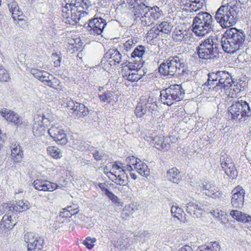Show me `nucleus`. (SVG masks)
I'll return each mask as SVG.
<instances>
[{
    "label": "nucleus",
    "mask_w": 251,
    "mask_h": 251,
    "mask_svg": "<svg viewBox=\"0 0 251 251\" xmlns=\"http://www.w3.org/2000/svg\"><path fill=\"white\" fill-rule=\"evenodd\" d=\"M145 52L144 47L140 45L138 46L133 50L131 54V57L132 58H135L137 57L141 60V57L144 54Z\"/></svg>",
    "instance_id": "obj_47"
},
{
    "label": "nucleus",
    "mask_w": 251,
    "mask_h": 251,
    "mask_svg": "<svg viewBox=\"0 0 251 251\" xmlns=\"http://www.w3.org/2000/svg\"><path fill=\"white\" fill-rule=\"evenodd\" d=\"M9 79L10 76L7 71L4 69L2 66L0 65V81L6 82Z\"/></svg>",
    "instance_id": "obj_49"
},
{
    "label": "nucleus",
    "mask_w": 251,
    "mask_h": 251,
    "mask_svg": "<svg viewBox=\"0 0 251 251\" xmlns=\"http://www.w3.org/2000/svg\"><path fill=\"white\" fill-rule=\"evenodd\" d=\"M44 111H38L35 114L33 119L32 132L37 137L44 135L46 132V128L50 124L51 118L50 110L44 109Z\"/></svg>",
    "instance_id": "obj_7"
},
{
    "label": "nucleus",
    "mask_w": 251,
    "mask_h": 251,
    "mask_svg": "<svg viewBox=\"0 0 251 251\" xmlns=\"http://www.w3.org/2000/svg\"><path fill=\"white\" fill-rule=\"evenodd\" d=\"M87 20L89 23L87 30L89 34L94 36L101 35L107 25L105 20L101 18Z\"/></svg>",
    "instance_id": "obj_10"
},
{
    "label": "nucleus",
    "mask_w": 251,
    "mask_h": 251,
    "mask_svg": "<svg viewBox=\"0 0 251 251\" xmlns=\"http://www.w3.org/2000/svg\"><path fill=\"white\" fill-rule=\"evenodd\" d=\"M138 161V163L135 164L134 170L142 176L147 177L150 174L148 166L141 160Z\"/></svg>",
    "instance_id": "obj_28"
},
{
    "label": "nucleus",
    "mask_w": 251,
    "mask_h": 251,
    "mask_svg": "<svg viewBox=\"0 0 251 251\" xmlns=\"http://www.w3.org/2000/svg\"><path fill=\"white\" fill-rule=\"evenodd\" d=\"M30 73L35 77L38 79L42 82L44 81L45 79L48 78V76H49V73L47 72L35 68L31 69L30 70Z\"/></svg>",
    "instance_id": "obj_32"
},
{
    "label": "nucleus",
    "mask_w": 251,
    "mask_h": 251,
    "mask_svg": "<svg viewBox=\"0 0 251 251\" xmlns=\"http://www.w3.org/2000/svg\"><path fill=\"white\" fill-rule=\"evenodd\" d=\"M148 6L146 5L144 3L141 2L133 7L132 13L134 17L135 20H140L142 22V19L144 15L147 12V9Z\"/></svg>",
    "instance_id": "obj_24"
},
{
    "label": "nucleus",
    "mask_w": 251,
    "mask_h": 251,
    "mask_svg": "<svg viewBox=\"0 0 251 251\" xmlns=\"http://www.w3.org/2000/svg\"><path fill=\"white\" fill-rule=\"evenodd\" d=\"M34 187L37 190L43 191H53L57 189L58 185L50 181L43 179H37L32 183Z\"/></svg>",
    "instance_id": "obj_18"
},
{
    "label": "nucleus",
    "mask_w": 251,
    "mask_h": 251,
    "mask_svg": "<svg viewBox=\"0 0 251 251\" xmlns=\"http://www.w3.org/2000/svg\"><path fill=\"white\" fill-rule=\"evenodd\" d=\"M124 170L123 167L121 168L120 166L116 164H114L112 165L111 171H114V170Z\"/></svg>",
    "instance_id": "obj_64"
},
{
    "label": "nucleus",
    "mask_w": 251,
    "mask_h": 251,
    "mask_svg": "<svg viewBox=\"0 0 251 251\" xmlns=\"http://www.w3.org/2000/svg\"><path fill=\"white\" fill-rule=\"evenodd\" d=\"M137 43V40L134 37H131L128 39L122 46H121L120 50L122 52L126 54L127 52L130 51L131 49Z\"/></svg>",
    "instance_id": "obj_31"
},
{
    "label": "nucleus",
    "mask_w": 251,
    "mask_h": 251,
    "mask_svg": "<svg viewBox=\"0 0 251 251\" xmlns=\"http://www.w3.org/2000/svg\"><path fill=\"white\" fill-rule=\"evenodd\" d=\"M161 14L162 11L158 6H148L147 12L142 19L141 23L144 26L151 25L161 16Z\"/></svg>",
    "instance_id": "obj_13"
},
{
    "label": "nucleus",
    "mask_w": 251,
    "mask_h": 251,
    "mask_svg": "<svg viewBox=\"0 0 251 251\" xmlns=\"http://www.w3.org/2000/svg\"><path fill=\"white\" fill-rule=\"evenodd\" d=\"M228 37L231 39V41L240 50L243 46L245 39V35L242 31L238 30L235 28H231L227 30L226 31Z\"/></svg>",
    "instance_id": "obj_15"
},
{
    "label": "nucleus",
    "mask_w": 251,
    "mask_h": 251,
    "mask_svg": "<svg viewBox=\"0 0 251 251\" xmlns=\"http://www.w3.org/2000/svg\"><path fill=\"white\" fill-rule=\"evenodd\" d=\"M232 196L231 203L233 207L241 208L244 202V190L239 186L235 187L232 191Z\"/></svg>",
    "instance_id": "obj_16"
},
{
    "label": "nucleus",
    "mask_w": 251,
    "mask_h": 251,
    "mask_svg": "<svg viewBox=\"0 0 251 251\" xmlns=\"http://www.w3.org/2000/svg\"><path fill=\"white\" fill-rule=\"evenodd\" d=\"M107 197L111 200V201L115 203L120 204V200L117 196L111 192L108 195Z\"/></svg>",
    "instance_id": "obj_56"
},
{
    "label": "nucleus",
    "mask_w": 251,
    "mask_h": 251,
    "mask_svg": "<svg viewBox=\"0 0 251 251\" xmlns=\"http://www.w3.org/2000/svg\"><path fill=\"white\" fill-rule=\"evenodd\" d=\"M16 21L17 24L22 28H24L27 26L25 20L23 19L19 18V17H17Z\"/></svg>",
    "instance_id": "obj_54"
},
{
    "label": "nucleus",
    "mask_w": 251,
    "mask_h": 251,
    "mask_svg": "<svg viewBox=\"0 0 251 251\" xmlns=\"http://www.w3.org/2000/svg\"><path fill=\"white\" fill-rule=\"evenodd\" d=\"M208 76L206 82L202 84V86H210L209 89L212 86V90L215 91L222 88L226 90L232 86L233 80L227 71H218L216 73H210Z\"/></svg>",
    "instance_id": "obj_4"
},
{
    "label": "nucleus",
    "mask_w": 251,
    "mask_h": 251,
    "mask_svg": "<svg viewBox=\"0 0 251 251\" xmlns=\"http://www.w3.org/2000/svg\"><path fill=\"white\" fill-rule=\"evenodd\" d=\"M93 154L94 158L97 161L101 160L104 155L102 152H100L98 151H95Z\"/></svg>",
    "instance_id": "obj_57"
},
{
    "label": "nucleus",
    "mask_w": 251,
    "mask_h": 251,
    "mask_svg": "<svg viewBox=\"0 0 251 251\" xmlns=\"http://www.w3.org/2000/svg\"><path fill=\"white\" fill-rule=\"evenodd\" d=\"M48 131L50 137L58 144L64 145L67 143L64 131L57 124L52 126Z\"/></svg>",
    "instance_id": "obj_14"
},
{
    "label": "nucleus",
    "mask_w": 251,
    "mask_h": 251,
    "mask_svg": "<svg viewBox=\"0 0 251 251\" xmlns=\"http://www.w3.org/2000/svg\"><path fill=\"white\" fill-rule=\"evenodd\" d=\"M10 11L12 13V17L14 21L17 17H19L22 14V11L19 10V7L15 2H11L8 5Z\"/></svg>",
    "instance_id": "obj_39"
},
{
    "label": "nucleus",
    "mask_w": 251,
    "mask_h": 251,
    "mask_svg": "<svg viewBox=\"0 0 251 251\" xmlns=\"http://www.w3.org/2000/svg\"><path fill=\"white\" fill-rule=\"evenodd\" d=\"M153 99L149 98L144 102L145 108L147 109V112L152 113L153 111L157 109V105L152 101Z\"/></svg>",
    "instance_id": "obj_44"
},
{
    "label": "nucleus",
    "mask_w": 251,
    "mask_h": 251,
    "mask_svg": "<svg viewBox=\"0 0 251 251\" xmlns=\"http://www.w3.org/2000/svg\"><path fill=\"white\" fill-rule=\"evenodd\" d=\"M228 111L229 119L234 124L243 123L251 116L249 103L243 100L233 102Z\"/></svg>",
    "instance_id": "obj_5"
},
{
    "label": "nucleus",
    "mask_w": 251,
    "mask_h": 251,
    "mask_svg": "<svg viewBox=\"0 0 251 251\" xmlns=\"http://www.w3.org/2000/svg\"><path fill=\"white\" fill-rule=\"evenodd\" d=\"M231 216L238 221L250 224L251 223V216L237 210H232L230 212Z\"/></svg>",
    "instance_id": "obj_25"
},
{
    "label": "nucleus",
    "mask_w": 251,
    "mask_h": 251,
    "mask_svg": "<svg viewBox=\"0 0 251 251\" xmlns=\"http://www.w3.org/2000/svg\"><path fill=\"white\" fill-rule=\"evenodd\" d=\"M212 16L207 12H200L194 18L193 31L198 36H202L213 31Z\"/></svg>",
    "instance_id": "obj_6"
},
{
    "label": "nucleus",
    "mask_w": 251,
    "mask_h": 251,
    "mask_svg": "<svg viewBox=\"0 0 251 251\" xmlns=\"http://www.w3.org/2000/svg\"><path fill=\"white\" fill-rule=\"evenodd\" d=\"M126 68L125 71H129L130 72H135L139 73L140 71V64L137 63L128 62L127 65L126 66Z\"/></svg>",
    "instance_id": "obj_48"
},
{
    "label": "nucleus",
    "mask_w": 251,
    "mask_h": 251,
    "mask_svg": "<svg viewBox=\"0 0 251 251\" xmlns=\"http://www.w3.org/2000/svg\"><path fill=\"white\" fill-rule=\"evenodd\" d=\"M16 223L12 220L11 216L5 215L1 219L0 223V229L4 230L6 229H12Z\"/></svg>",
    "instance_id": "obj_29"
},
{
    "label": "nucleus",
    "mask_w": 251,
    "mask_h": 251,
    "mask_svg": "<svg viewBox=\"0 0 251 251\" xmlns=\"http://www.w3.org/2000/svg\"><path fill=\"white\" fill-rule=\"evenodd\" d=\"M202 190H205L203 193L209 197L216 198L221 196V192L219 191L218 188L213 182L204 181L202 183Z\"/></svg>",
    "instance_id": "obj_20"
},
{
    "label": "nucleus",
    "mask_w": 251,
    "mask_h": 251,
    "mask_svg": "<svg viewBox=\"0 0 251 251\" xmlns=\"http://www.w3.org/2000/svg\"><path fill=\"white\" fill-rule=\"evenodd\" d=\"M151 142L154 147L159 151H168L170 147L168 139L164 136H156L151 139Z\"/></svg>",
    "instance_id": "obj_22"
},
{
    "label": "nucleus",
    "mask_w": 251,
    "mask_h": 251,
    "mask_svg": "<svg viewBox=\"0 0 251 251\" xmlns=\"http://www.w3.org/2000/svg\"><path fill=\"white\" fill-rule=\"evenodd\" d=\"M12 207L13 206L10 205V204L4 203L2 206V210H3V213L9 214L10 213V211L13 210Z\"/></svg>",
    "instance_id": "obj_55"
},
{
    "label": "nucleus",
    "mask_w": 251,
    "mask_h": 251,
    "mask_svg": "<svg viewBox=\"0 0 251 251\" xmlns=\"http://www.w3.org/2000/svg\"><path fill=\"white\" fill-rule=\"evenodd\" d=\"M199 57L202 59H213L219 53L217 44H214L213 39L208 38L202 41L196 48Z\"/></svg>",
    "instance_id": "obj_9"
},
{
    "label": "nucleus",
    "mask_w": 251,
    "mask_h": 251,
    "mask_svg": "<svg viewBox=\"0 0 251 251\" xmlns=\"http://www.w3.org/2000/svg\"><path fill=\"white\" fill-rule=\"evenodd\" d=\"M62 3V15L64 22L66 24L75 25L81 21L82 24H85L88 18V12L86 11L91 6L90 0H74V2L65 0Z\"/></svg>",
    "instance_id": "obj_1"
},
{
    "label": "nucleus",
    "mask_w": 251,
    "mask_h": 251,
    "mask_svg": "<svg viewBox=\"0 0 251 251\" xmlns=\"http://www.w3.org/2000/svg\"><path fill=\"white\" fill-rule=\"evenodd\" d=\"M221 45L223 50L227 53H233L238 50L233 41H231V39L228 37L226 32L224 33L221 39Z\"/></svg>",
    "instance_id": "obj_21"
},
{
    "label": "nucleus",
    "mask_w": 251,
    "mask_h": 251,
    "mask_svg": "<svg viewBox=\"0 0 251 251\" xmlns=\"http://www.w3.org/2000/svg\"><path fill=\"white\" fill-rule=\"evenodd\" d=\"M144 75V73L143 74H140L139 73L130 72L129 71H124V72L123 73V77L125 79L131 81H137L141 78L142 75Z\"/></svg>",
    "instance_id": "obj_34"
},
{
    "label": "nucleus",
    "mask_w": 251,
    "mask_h": 251,
    "mask_svg": "<svg viewBox=\"0 0 251 251\" xmlns=\"http://www.w3.org/2000/svg\"><path fill=\"white\" fill-rule=\"evenodd\" d=\"M114 94L115 92L113 91H106L99 95V98L101 102L110 104L115 101Z\"/></svg>",
    "instance_id": "obj_30"
},
{
    "label": "nucleus",
    "mask_w": 251,
    "mask_h": 251,
    "mask_svg": "<svg viewBox=\"0 0 251 251\" xmlns=\"http://www.w3.org/2000/svg\"><path fill=\"white\" fill-rule=\"evenodd\" d=\"M220 162L222 168L230 178H235L237 176V171L232 159L228 155L225 153L221 154Z\"/></svg>",
    "instance_id": "obj_11"
},
{
    "label": "nucleus",
    "mask_w": 251,
    "mask_h": 251,
    "mask_svg": "<svg viewBox=\"0 0 251 251\" xmlns=\"http://www.w3.org/2000/svg\"><path fill=\"white\" fill-rule=\"evenodd\" d=\"M167 178L173 183H178L181 179L180 172L176 168H172L167 171Z\"/></svg>",
    "instance_id": "obj_27"
},
{
    "label": "nucleus",
    "mask_w": 251,
    "mask_h": 251,
    "mask_svg": "<svg viewBox=\"0 0 251 251\" xmlns=\"http://www.w3.org/2000/svg\"><path fill=\"white\" fill-rule=\"evenodd\" d=\"M141 160L138 158H135L134 156H128L126 157V163H129V165H131L133 166V168H135V164L136 163H138V161H140Z\"/></svg>",
    "instance_id": "obj_53"
},
{
    "label": "nucleus",
    "mask_w": 251,
    "mask_h": 251,
    "mask_svg": "<svg viewBox=\"0 0 251 251\" xmlns=\"http://www.w3.org/2000/svg\"><path fill=\"white\" fill-rule=\"evenodd\" d=\"M240 1L234 0L222 5L216 11L214 18L223 28L233 26L239 19Z\"/></svg>",
    "instance_id": "obj_2"
},
{
    "label": "nucleus",
    "mask_w": 251,
    "mask_h": 251,
    "mask_svg": "<svg viewBox=\"0 0 251 251\" xmlns=\"http://www.w3.org/2000/svg\"><path fill=\"white\" fill-rule=\"evenodd\" d=\"M220 246L216 242H210L207 245L199 247V251H220Z\"/></svg>",
    "instance_id": "obj_37"
},
{
    "label": "nucleus",
    "mask_w": 251,
    "mask_h": 251,
    "mask_svg": "<svg viewBox=\"0 0 251 251\" xmlns=\"http://www.w3.org/2000/svg\"><path fill=\"white\" fill-rule=\"evenodd\" d=\"M184 94V90L181 85H171L160 91L161 101L165 104L171 105L175 101H178L182 100Z\"/></svg>",
    "instance_id": "obj_8"
},
{
    "label": "nucleus",
    "mask_w": 251,
    "mask_h": 251,
    "mask_svg": "<svg viewBox=\"0 0 251 251\" xmlns=\"http://www.w3.org/2000/svg\"><path fill=\"white\" fill-rule=\"evenodd\" d=\"M171 212L174 217L176 218L180 221H183L182 213H183V211L182 209L177 206L173 205L171 207Z\"/></svg>",
    "instance_id": "obj_43"
},
{
    "label": "nucleus",
    "mask_w": 251,
    "mask_h": 251,
    "mask_svg": "<svg viewBox=\"0 0 251 251\" xmlns=\"http://www.w3.org/2000/svg\"><path fill=\"white\" fill-rule=\"evenodd\" d=\"M30 207L29 203L27 201H20L14 205L12 209L14 211L22 212L25 211Z\"/></svg>",
    "instance_id": "obj_38"
},
{
    "label": "nucleus",
    "mask_w": 251,
    "mask_h": 251,
    "mask_svg": "<svg viewBox=\"0 0 251 251\" xmlns=\"http://www.w3.org/2000/svg\"><path fill=\"white\" fill-rule=\"evenodd\" d=\"M64 210H67L69 213H71L72 216L76 214L78 212L77 208H73L71 206H68L66 208H64Z\"/></svg>",
    "instance_id": "obj_60"
},
{
    "label": "nucleus",
    "mask_w": 251,
    "mask_h": 251,
    "mask_svg": "<svg viewBox=\"0 0 251 251\" xmlns=\"http://www.w3.org/2000/svg\"><path fill=\"white\" fill-rule=\"evenodd\" d=\"M177 251H193V250L190 246L185 245L180 248Z\"/></svg>",
    "instance_id": "obj_63"
},
{
    "label": "nucleus",
    "mask_w": 251,
    "mask_h": 251,
    "mask_svg": "<svg viewBox=\"0 0 251 251\" xmlns=\"http://www.w3.org/2000/svg\"><path fill=\"white\" fill-rule=\"evenodd\" d=\"M96 241L97 240L95 238L87 237L85 240L83 241L82 243L86 247L87 249L90 250L93 248L94 246V243H95Z\"/></svg>",
    "instance_id": "obj_50"
},
{
    "label": "nucleus",
    "mask_w": 251,
    "mask_h": 251,
    "mask_svg": "<svg viewBox=\"0 0 251 251\" xmlns=\"http://www.w3.org/2000/svg\"><path fill=\"white\" fill-rule=\"evenodd\" d=\"M25 241L27 243L28 251H38L43 249L45 242L43 238L34 237L32 233L25 235Z\"/></svg>",
    "instance_id": "obj_12"
},
{
    "label": "nucleus",
    "mask_w": 251,
    "mask_h": 251,
    "mask_svg": "<svg viewBox=\"0 0 251 251\" xmlns=\"http://www.w3.org/2000/svg\"><path fill=\"white\" fill-rule=\"evenodd\" d=\"M62 211L60 212L59 216L62 217H65V218H70L72 217V214L70 213H69L68 210H64V208L62 209Z\"/></svg>",
    "instance_id": "obj_61"
},
{
    "label": "nucleus",
    "mask_w": 251,
    "mask_h": 251,
    "mask_svg": "<svg viewBox=\"0 0 251 251\" xmlns=\"http://www.w3.org/2000/svg\"><path fill=\"white\" fill-rule=\"evenodd\" d=\"M173 27L171 22L163 21L157 26V29L165 34H169L171 32Z\"/></svg>",
    "instance_id": "obj_40"
},
{
    "label": "nucleus",
    "mask_w": 251,
    "mask_h": 251,
    "mask_svg": "<svg viewBox=\"0 0 251 251\" xmlns=\"http://www.w3.org/2000/svg\"><path fill=\"white\" fill-rule=\"evenodd\" d=\"M204 2V0H199L196 3L191 2L186 0L184 5L189 8L190 11H197L202 7Z\"/></svg>",
    "instance_id": "obj_35"
},
{
    "label": "nucleus",
    "mask_w": 251,
    "mask_h": 251,
    "mask_svg": "<svg viewBox=\"0 0 251 251\" xmlns=\"http://www.w3.org/2000/svg\"><path fill=\"white\" fill-rule=\"evenodd\" d=\"M107 177L113 182L119 185H126L127 182V175L125 172H122L120 175H118L117 176H113V175L110 173L108 172L107 173Z\"/></svg>",
    "instance_id": "obj_23"
},
{
    "label": "nucleus",
    "mask_w": 251,
    "mask_h": 251,
    "mask_svg": "<svg viewBox=\"0 0 251 251\" xmlns=\"http://www.w3.org/2000/svg\"><path fill=\"white\" fill-rule=\"evenodd\" d=\"M147 113V109L145 108L144 101L138 103L135 109V113L137 117H142Z\"/></svg>",
    "instance_id": "obj_46"
},
{
    "label": "nucleus",
    "mask_w": 251,
    "mask_h": 251,
    "mask_svg": "<svg viewBox=\"0 0 251 251\" xmlns=\"http://www.w3.org/2000/svg\"><path fill=\"white\" fill-rule=\"evenodd\" d=\"M52 57L54 61V64L55 66L60 65L61 57H60L57 53L52 54Z\"/></svg>",
    "instance_id": "obj_58"
},
{
    "label": "nucleus",
    "mask_w": 251,
    "mask_h": 251,
    "mask_svg": "<svg viewBox=\"0 0 251 251\" xmlns=\"http://www.w3.org/2000/svg\"><path fill=\"white\" fill-rule=\"evenodd\" d=\"M10 148L11 150V155L23 153L21 150V147L16 142L12 143Z\"/></svg>",
    "instance_id": "obj_52"
},
{
    "label": "nucleus",
    "mask_w": 251,
    "mask_h": 251,
    "mask_svg": "<svg viewBox=\"0 0 251 251\" xmlns=\"http://www.w3.org/2000/svg\"><path fill=\"white\" fill-rule=\"evenodd\" d=\"M77 102H75L74 101H70L68 103V106L70 107V109L73 110V112L75 111V107L76 106Z\"/></svg>",
    "instance_id": "obj_62"
},
{
    "label": "nucleus",
    "mask_w": 251,
    "mask_h": 251,
    "mask_svg": "<svg viewBox=\"0 0 251 251\" xmlns=\"http://www.w3.org/2000/svg\"><path fill=\"white\" fill-rule=\"evenodd\" d=\"M188 71L184 60L179 56H170L159 67V73L164 75L173 76L176 73L184 75Z\"/></svg>",
    "instance_id": "obj_3"
},
{
    "label": "nucleus",
    "mask_w": 251,
    "mask_h": 251,
    "mask_svg": "<svg viewBox=\"0 0 251 251\" xmlns=\"http://www.w3.org/2000/svg\"><path fill=\"white\" fill-rule=\"evenodd\" d=\"M104 57L110 59V63L113 62L115 64H119L122 61V55L117 49H110L105 54Z\"/></svg>",
    "instance_id": "obj_26"
},
{
    "label": "nucleus",
    "mask_w": 251,
    "mask_h": 251,
    "mask_svg": "<svg viewBox=\"0 0 251 251\" xmlns=\"http://www.w3.org/2000/svg\"><path fill=\"white\" fill-rule=\"evenodd\" d=\"M0 114L7 121L13 123L17 126H21L23 124L22 119L15 112L7 108H3L0 111Z\"/></svg>",
    "instance_id": "obj_17"
},
{
    "label": "nucleus",
    "mask_w": 251,
    "mask_h": 251,
    "mask_svg": "<svg viewBox=\"0 0 251 251\" xmlns=\"http://www.w3.org/2000/svg\"><path fill=\"white\" fill-rule=\"evenodd\" d=\"M150 233L148 231H143L135 233V237L140 241L144 242L146 238H149Z\"/></svg>",
    "instance_id": "obj_51"
},
{
    "label": "nucleus",
    "mask_w": 251,
    "mask_h": 251,
    "mask_svg": "<svg viewBox=\"0 0 251 251\" xmlns=\"http://www.w3.org/2000/svg\"><path fill=\"white\" fill-rule=\"evenodd\" d=\"M48 154L54 159L60 158L62 152L60 149L55 146H50L47 150Z\"/></svg>",
    "instance_id": "obj_41"
},
{
    "label": "nucleus",
    "mask_w": 251,
    "mask_h": 251,
    "mask_svg": "<svg viewBox=\"0 0 251 251\" xmlns=\"http://www.w3.org/2000/svg\"><path fill=\"white\" fill-rule=\"evenodd\" d=\"M23 153L11 155L13 156V160L14 162L19 163L21 162Z\"/></svg>",
    "instance_id": "obj_59"
},
{
    "label": "nucleus",
    "mask_w": 251,
    "mask_h": 251,
    "mask_svg": "<svg viewBox=\"0 0 251 251\" xmlns=\"http://www.w3.org/2000/svg\"><path fill=\"white\" fill-rule=\"evenodd\" d=\"M48 78L45 79L43 82L44 84L53 89H57L60 82L59 79L49 74Z\"/></svg>",
    "instance_id": "obj_36"
},
{
    "label": "nucleus",
    "mask_w": 251,
    "mask_h": 251,
    "mask_svg": "<svg viewBox=\"0 0 251 251\" xmlns=\"http://www.w3.org/2000/svg\"><path fill=\"white\" fill-rule=\"evenodd\" d=\"M133 204H130L126 205L123 210L121 216L123 219L127 220L135 211Z\"/></svg>",
    "instance_id": "obj_42"
},
{
    "label": "nucleus",
    "mask_w": 251,
    "mask_h": 251,
    "mask_svg": "<svg viewBox=\"0 0 251 251\" xmlns=\"http://www.w3.org/2000/svg\"><path fill=\"white\" fill-rule=\"evenodd\" d=\"M205 207L206 205L203 204L199 205L194 202H190L186 204V210L194 218H199L201 216L203 212L206 210Z\"/></svg>",
    "instance_id": "obj_19"
},
{
    "label": "nucleus",
    "mask_w": 251,
    "mask_h": 251,
    "mask_svg": "<svg viewBox=\"0 0 251 251\" xmlns=\"http://www.w3.org/2000/svg\"><path fill=\"white\" fill-rule=\"evenodd\" d=\"M75 113L76 114L77 119L86 116L89 113L88 109L85 106L79 102H77L75 107Z\"/></svg>",
    "instance_id": "obj_33"
},
{
    "label": "nucleus",
    "mask_w": 251,
    "mask_h": 251,
    "mask_svg": "<svg viewBox=\"0 0 251 251\" xmlns=\"http://www.w3.org/2000/svg\"><path fill=\"white\" fill-rule=\"evenodd\" d=\"M184 32L179 28H176L172 34V38L174 41L175 42L182 41L184 38Z\"/></svg>",
    "instance_id": "obj_45"
}]
</instances>
